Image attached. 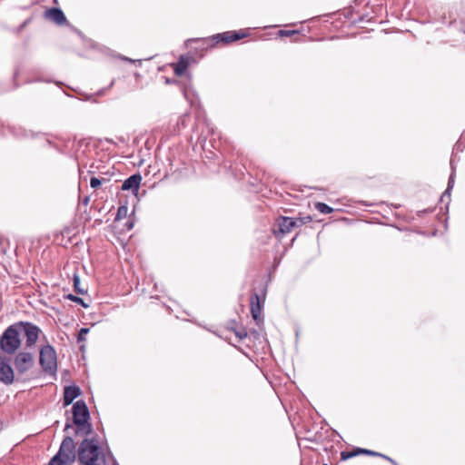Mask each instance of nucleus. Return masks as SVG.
<instances>
[{"label": "nucleus", "instance_id": "f257e3e1", "mask_svg": "<svg viewBox=\"0 0 465 465\" xmlns=\"http://www.w3.org/2000/svg\"><path fill=\"white\" fill-rule=\"evenodd\" d=\"M20 346V330L15 323L7 327L0 336V353L14 354Z\"/></svg>", "mask_w": 465, "mask_h": 465}, {"label": "nucleus", "instance_id": "f03ea898", "mask_svg": "<svg viewBox=\"0 0 465 465\" xmlns=\"http://www.w3.org/2000/svg\"><path fill=\"white\" fill-rule=\"evenodd\" d=\"M99 450V447L93 440H84L78 450L79 462L84 465H97Z\"/></svg>", "mask_w": 465, "mask_h": 465}, {"label": "nucleus", "instance_id": "7ed1b4c3", "mask_svg": "<svg viewBox=\"0 0 465 465\" xmlns=\"http://www.w3.org/2000/svg\"><path fill=\"white\" fill-rule=\"evenodd\" d=\"M249 35V32L246 29L239 31H227L222 34H217L205 40V42L213 47L218 44L227 45L232 42L243 39Z\"/></svg>", "mask_w": 465, "mask_h": 465}, {"label": "nucleus", "instance_id": "20e7f679", "mask_svg": "<svg viewBox=\"0 0 465 465\" xmlns=\"http://www.w3.org/2000/svg\"><path fill=\"white\" fill-rule=\"evenodd\" d=\"M39 361L45 372L54 373L57 367L56 351L49 344L45 345L40 350Z\"/></svg>", "mask_w": 465, "mask_h": 465}, {"label": "nucleus", "instance_id": "39448f33", "mask_svg": "<svg viewBox=\"0 0 465 465\" xmlns=\"http://www.w3.org/2000/svg\"><path fill=\"white\" fill-rule=\"evenodd\" d=\"M17 329L20 330L25 338V344L27 347H31L35 344L42 332L40 328L29 322H16Z\"/></svg>", "mask_w": 465, "mask_h": 465}, {"label": "nucleus", "instance_id": "423d86ee", "mask_svg": "<svg viewBox=\"0 0 465 465\" xmlns=\"http://www.w3.org/2000/svg\"><path fill=\"white\" fill-rule=\"evenodd\" d=\"M75 457V444L73 439L64 438L60 444V465H71Z\"/></svg>", "mask_w": 465, "mask_h": 465}, {"label": "nucleus", "instance_id": "0eeeda50", "mask_svg": "<svg viewBox=\"0 0 465 465\" xmlns=\"http://www.w3.org/2000/svg\"><path fill=\"white\" fill-rule=\"evenodd\" d=\"M14 370L10 365V358L0 353V381L9 385L14 382Z\"/></svg>", "mask_w": 465, "mask_h": 465}, {"label": "nucleus", "instance_id": "6e6552de", "mask_svg": "<svg viewBox=\"0 0 465 465\" xmlns=\"http://www.w3.org/2000/svg\"><path fill=\"white\" fill-rule=\"evenodd\" d=\"M89 419V411L84 401H77L73 406V420L77 426H84Z\"/></svg>", "mask_w": 465, "mask_h": 465}, {"label": "nucleus", "instance_id": "1a4fd4ad", "mask_svg": "<svg viewBox=\"0 0 465 465\" xmlns=\"http://www.w3.org/2000/svg\"><path fill=\"white\" fill-rule=\"evenodd\" d=\"M360 454H366V455H370V456H375V457H381L383 459H385L386 460L390 461L392 465H398V463L392 460L391 458L384 455V454H381L380 452H376V451H373V450H367V449H361V448H355L354 450H348V451H341V459L342 460H347L349 459H351L353 457H356Z\"/></svg>", "mask_w": 465, "mask_h": 465}, {"label": "nucleus", "instance_id": "9d476101", "mask_svg": "<svg viewBox=\"0 0 465 465\" xmlns=\"http://www.w3.org/2000/svg\"><path fill=\"white\" fill-rule=\"evenodd\" d=\"M15 366L19 373H25L34 364V358L30 352L21 351L15 358Z\"/></svg>", "mask_w": 465, "mask_h": 465}, {"label": "nucleus", "instance_id": "9b49d317", "mask_svg": "<svg viewBox=\"0 0 465 465\" xmlns=\"http://www.w3.org/2000/svg\"><path fill=\"white\" fill-rule=\"evenodd\" d=\"M276 223L278 230H274L275 236L287 234L298 226V221L291 217H280Z\"/></svg>", "mask_w": 465, "mask_h": 465}, {"label": "nucleus", "instance_id": "f8f14e48", "mask_svg": "<svg viewBox=\"0 0 465 465\" xmlns=\"http://www.w3.org/2000/svg\"><path fill=\"white\" fill-rule=\"evenodd\" d=\"M262 302L257 293H253L251 295L250 299V310L252 316L255 322H260L262 320Z\"/></svg>", "mask_w": 465, "mask_h": 465}, {"label": "nucleus", "instance_id": "ddd939ff", "mask_svg": "<svg viewBox=\"0 0 465 465\" xmlns=\"http://www.w3.org/2000/svg\"><path fill=\"white\" fill-rule=\"evenodd\" d=\"M191 57L181 55L176 63L171 64L176 76H183L191 64Z\"/></svg>", "mask_w": 465, "mask_h": 465}, {"label": "nucleus", "instance_id": "4468645a", "mask_svg": "<svg viewBox=\"0 0 465 465\" xmlns=\"http://www.w3.org/2000/svg\"><path fill=\"white\" fill-rule=\"evenodd\" d=\"M81 389L77 385L65 386L64 389V405L67 406L81 395Z\"/></svg>", "mask_w": 465, "mask_h": 465}, {"label": "nucleus", "instance_id": "2eb2a0df", "mask_svg": "<svg viewBox=\"0 0 465 465\" xmlns=\"http://www.w3.org/2000/svg\"><path fill=\"white\" fill-rule=\"evenodd\" d=\"M142 181V176L137 174H133L129 178H127L122 184V190H131L134 193H137L140 184Z\"/></svg>", "mask_w": 465, "mask_h": 465}, {"label": "nucleus", "instance_id": "dca6fc26", "mask_svg": "<svg viewBox=\"0 0 465 465\" xmlns=\"http://www.w3.org/2000/svg\"><path fill=\"white\" fill-rule=\"evenodd\" d=\"M45 17L58 24V7L54 6L45 10Z\"/></svg>", "mask_w": 465, "mask_h": 465}, {"label": "nucleus", "instance_id": "f3484780", "mask_svg": "<svg viewBox=\"0 0 465 465\" xmlns=\"http://www.w3.org/2000/svg\"><path fill=\"white\" fill-rule=\"evenodd\" d=\"M314 208L318 212H320L321 213H323V214H329V213H331L333 212V208H331L328 204H326L324 203H321V202L315 203H314Z\"/></svg>", "mask_w": 465, "mask_h": 465}, {"label": "nucleus", "instance_id": "a211bd4d", "mask_svg": "<svg viewBox=\"0 0 465 465\" xmlns=\"http://www.w3.org/2000/svg\"><path fill=\"white\" fill-rule=\"evenodd\" d=\"M299 34H300L299 30H280L277 33V35L280 37H291L292 35H296Z\"/></svg>", "mask_w": 465, "mask_h": 465}, {"label": "nucleus", "instance_id": "6ab92c4d", "mask_svg": "<svg viewBox=\"0 0 465 465\" xmlns=\"http://www.w3.org/2000/svg\"><path fill=\"white\" fill-rule=\"evenodd\" d=\"M74 288L77 293L83 294L85 292V290L80 287V278L76 273H74Z\"/></svg>", "mask_w": 465, "mask_h": 465}, {"label": "nucleus", "instance_id": "aec40b11", "mask_svg": "<svg viewBox=\"0 0 465 465\" xmlns=\"http://www.w3.org/2000/svg\"><path fill=\"white\" fill-rule=\"evenodd\" d=\"M104 182H106L105 178L99 179L97 177H92L90 185L93 189H98Z\"/></svg>", "mask_w": 465, "mask_h": 465}, {"label": "nucleus", "instance_id": "412c9836", "mask_svg": "<svg viewBox=\"0 0 465 465\" xmlns=\"http://www.w3.org/2000/svg\"><path fill=\"white\" fill-rule=\"evenodd\" d=\"M234 333L239 340H242L247 337V331L243 327H240L239 329L234 330Z\"/></svg>", "mask_w": 465, "mask_h": 465}, {"label": "nucleus", "instance_id": "4be33fe9", "mask_svg": "<svg viewBox=\"0 0 465 465\" xmlns=\"http://www.w3.org/2000/svg\"><path fill=\"white\" fill-rule=\"evenodd\" d=\"M89 331L90 330L88 328H82L79 331V333H78V336H77L78 342L84 341L85 340V336L89 332Z\"/></svg>", "mask_w": 465, "mask_h": 465}, {"label": "nucleus", "instance_id": "5701e85b", "mask_svg": "<svg viewBox=\"0 0 465 465\" xmlns=\"http://www.w3.org/2000/svg\"><path fill=\"white\" fill-rule=\"evenodd\" d=\"M127 210L126 206H120L117 211L116 220H120L124 217L127 213Z\"/></svg>", "mask_w": 465, "mask_h": 465}, {"label": "nucleus", "instance_id": "b1692460", "mask_svg": "<svg viewBox=\"0 0 465 465\" xmlns=\"http://www.w3.org/2000/svg\"><path fill=\"white\" fill-rule=\"evenodd\" d=\"M294 220L298 221V226H300V225L311 223L312 221V216L308 215V216H305V217L294 218Z\"/></svg>", "mask_w": 465, "mask_h": 465}, {"label": "nucleus", "instance_id": "393cba45", "mask_svg": "<svg viewBox=\"0 0 465 465\" xmlns=\"http://www.w3.org/2000/svg\"><path fill=\"white\" fill-rule=\"evenodd\" d=\"M66 298H67V299H69V300H71V301H74V302H75L81 303V304H82L83 306H84V307L86 306V305L84 303L83 299H81V298H79V297H76V296H74V295H73V294H68V295H66Z\"/></svg>", "mask_w": 465, "mask_h": 465}, {"label": "nucleus", "instance_id": "a878e982", "mask_svg": "<svg viewBox=\"0 0 465 465\" xmlns=\"http://www.w3.org/2000/svg\"><path fill=\"white\" fill-rule=\"evenodd\" d=\"M68 22L66 20V17L62 10H60V26L62 25H67Z\"/></svg>", "mask_w": 465, "mask_h": 465}, {"label": "nucleus", "instance_id": "bb28decb", "mask_svg": "<svg viewBox=\"0 0 465 465\" xmlns=\"http://www.w3.org/2000/svg\"><path fill=\"white\" fill-rule=\"evenodd\" d=\"M83 203L84 204L87 205L88 203H89V197H85L84 200H83Z\"/></svg>", "mask_w": 465, "mask_h": 465}, {"label": "nucleus", "instance_id": "cd10ccee", "mask_svg": "<svg viewBox=\"0 0 465 465\" xmlns=\"http://www.w3.org/2000/svg\"><path fill=\"white\" fill-rule=\"evenodd\" d=\"M173 81H171V80H170V79H168V78H166V80H165V83H166V84H171V83H173Z\"/></svg>", "mask_w": 465, "mask_h": 465}, {"label": "nucleus", "instance_id": "c85d7f7f", "mask_svg": "<svg viewBox=\"0 0 465 465\" xmlns=\"http://www.w3.org/2000/svg\"><path fill=\"white\" fill-rule=\"evenodd\" d=\"M54 3H57V0H54Z\"/></svg>", "mask_w": 465, "mask_h": 465}, {"label": "nucleus", "instance_id": "c756f323", "mask_svg": "<svg viewBox=\"0 0 465 465\" xmlns=\"http://www.w3.org/2000/svg\"><path fill=\"white\" fill-rule=\"evenodd\" d=\"M323 465H327V464H323Z\"/></svg>", "mask_w": 465, "mask_h": 465}]
</instances>
